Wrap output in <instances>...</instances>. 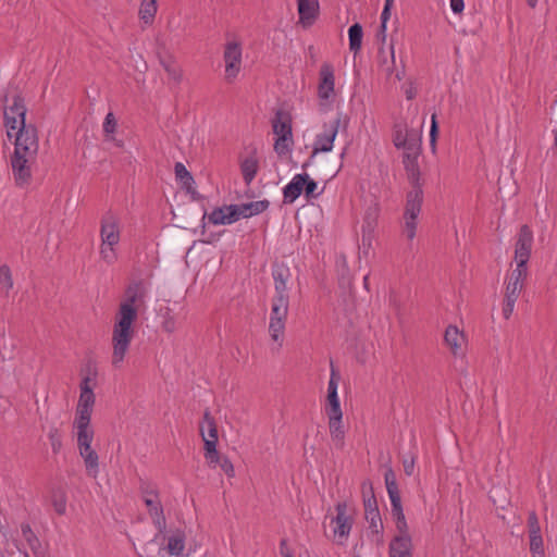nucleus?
I'll return each mask as SVG.
<instances>
[{
	"instance_id": "obj_16",
	"label": "nucleus",
	"mask_w": 557,
	"mask_h": 557,
	"mask_svg": "<svg viewBox=\"0 0 557 557\" xmlns=\"http://www.w3.org/2000/svg\"><path fill=\"white\" fill-rule=\"evenodd\" d=\"M465 335L456 325H448L444 334V343L455 356H461L463 354Z\"/></svg>"
},
{
	"instance_id": "obj_28",
	"label": "nucleus",
	"mask_w": 557,
	"mask_h": 557,
	"mask_svg": "<svg viewBox=\"0 0 557 557\" xmlns=\"http://www.w3.org/2000/svg\"><path fill=\"white\" fill-rule=\"evenodd\" d=\"M79 455L84 459L86 472L91 478H97L99 472V457L96 450L91 447L89 449L79 450Z\"/></svg>"
},
{
	"instance_id": "obj_53",
	"label": "nucleus",
	"mask_w": 557,
	"mask_h": 557,
	"mask_svg": "<svg viewBox=\"0 0 557 557\" xmlns=\"http://www.w3.org/2000/svg\"><path fill=\"white\" fill-rule=\"evenodd\" d=\"M21 529H22V533H23L24 539L27 541V543L32 547L34 546V543H38V539L35 535V533L33 532V530H32L29 524H22Z\"/></svg>"
},
{
	"instance_id": "obj_40",
	"label": "nucleus",
	"mask_w": 557,
	"mask_h": 557,
	"mask_svg": "<svg viewBox=\"0 0 557 557\" xmlns=\"http://www.w3.org/2000/svg\"><path fill=\"white\" fill-rule=\"evenodd\" d=\"M48 438L51 445V449L53 454H59L62 448V437L58 428L52 426L49 430Z\"/></svg>"
},
{
	"instance_id": "obj_55",
	"label": "nucleus",
	"mask_w": 557,
	"mask_h": 557,
	"mask_svg": "<svg viewBox=\"0 0 557 557\" xmlns=\"http://www.w3.org/2000/svg\"><path fill=\"white\" fill-rule=\"evenodd\" d=\"M220 465L221 469L225 472L227 476H234V467L233 463L227 458H220V461L218 462Z\"/></svg>"
},
{
	"instance_id": "obj_61",
	"label": "nucleus",
	"mask_w": 557,
	"mask_h": 557,
	"mask_svg": "<svg viewBox=\"0 0 557 557\" xmlns=\"http://www.w3.org/2000/svg\"><path fill=\"white\" fill-rule=\"evenodd\" d=\"M416 97V91L412 88L406 90V98L411 100Z\"/></svg>"
},
{
	"instance_id": "obj_1",
	"label": "nucleus",
	"mask_w": 557,
	"mask_h": 557,
	"mask_svg": "<svg viewBox=\"0 0 557 557\" xmlns=\"http://www.w3.org/2000/svg\"><path fill=\"white\" fill-rule=\"evenodd\" d=\"M147 289L143 280L131 282L120 302L112 330V366L119 368L135 336L133 324L138 318V309L145 304Z\"/></svg>"
},
{
	"instance_id": "obj_49",
	"label": "nucleus",
	"mask_w": 557,
	"mask_h": 557,
	"mask_svg": "<svg viewBox=\"0 0 557 557\" xmlns=\"http://www.w3.org/2000/svg\"><path fill=\"white\" fill-rule=\"evenodd\" d=\"M116 119L112 112H109L103 122V132L106 136L112 135L116 129Z\"/></svg>"
},
{
	"instance_id": "obj_14",
	"label": "nucleus",
	"mask_w": 557,
	"mask_h": 557,
	"mask_svg": "<svg viewBox=\"0 0 557 557\" xmlns=\"http://www.w3.org/2000/svg\"><path fill=\"white\" fill-rule=\"evenodd\" d=\"M420 154V147L417 141L410 143L408 147L404 148L403 164L407 172L409 181L412 185L419 184L420 169L418 164V157Z\"/></svg>"
},
{
	"instance_id": "obj_42",
	"label": "nucleus",
	"mask_w": 557,
	"mask_h": 557,
	"mask_svg": "<svg viewBox=\"0 0 557 557\" xmlns=\"http://www.w3.org/2000/svg\"><path fill=\"white\" fill-rule=\"evenodd\" d=\"M326 416H335V414H343L338 394H327V406H326Z\"/></svg>"
},
{
	"instance_id": "obj_39",
	"label": "nucleus",
	"mask_w": 557,
	"mask_h": 557,
	"mask_svg": "<svg viewBox=\"0 0 557 557\" xmlns=\"http://www.w3.org/2000/svg\"><path fill=\"white\" fill-rule=\"evenodd\" d=\"M529 539L532 557H544V543L542 534L530 535Z\"/></svg>"
},
{
	"instance_id": "obj_23",
	"label": "nucleus",
	"mask_w": 557,
	"mask_h": 557,
	"mask_svg": "<svg viewBox=\"0 0 557 557\" xmlns=\"http://www.w3.org/2000/svg\"><path fill=\"white\" fill-rule=\"evenodd\" d=\"M95 399L92 389H85L81 393L76 409V420H91Z\"/></svg>"
},
{
	"instance_id": "obj_24",
	"label": "nucleus",
	"mask_w": 557,
	"mask_h": 557,
	"mask_svg": "<svg viewBox=\"0 0 557 557\" xmlns=\"http://www.w3.org/2000/svg\"><path fill=\"white\" fill-rule=\"evenodd\" d=\"M77 429V446L78 450L89 449L94 440V431L90 429V420H76L74 422Z\"/></svg>"
},
{
	"instance_id": "obj_50",
	"label": "nucleus",
	"mask_w": 557,
	"mask_h": 557,
	"mask_svg": "<svg viewBox=\"0 0 557 557\" xmlns=\"http://www.w3.org/2000/svg\"><path fill=\"white\" fill-rule=\"evenodd\" d=\"M438 134V124L436 120V113H433L431 116V128H430V145L432 150H435L436 147V138Z\"/></svg>"
},
{
	"instance_id": "obj_59",
	"label": "nucleus",
	"mask_w": 557,
	"mask_h": 557,
	"mask_svg": "<svg viewBox=\"0 0 557 557\" xmlns=\"http://www.w3.org/2000/svg\"><path fill=\"white\" fill-rule=\"evenodd\" d=\"M90 383H91V379L89 376H85L82 380L81 385H79L81 393L84 392L85 389H92V386Z\"/></svg>"
},
{
	"instance_id": "obj_41",
	"label": "nucleus",
	"mask_w": 557,
	"mask_h": 557,
	"mask_svg": "<svg viewBox=\"0 0 557 557\" xmlns=\"http://www.w3.org/2000/svg\"><path fill=\"white\" fill-rule=\"evenodd\" d=\"M115 247L116 246H110L108 244H101V246H100V257H101V259L106 263L113 264L116 261L117 255H116V251H115Z\"/></svg>"
},
{
	"instance_id": "obj_6",
	"label": "nucleus",
	"mask_w": 557,
	"mask_h": 557,
	"mask_svg": "<svg viewBox=\"0 0 557 557\" xmlns=\"http://www.w3.org/2000/svg\"><path fill=\"white\" fill-rule=\"evenodd\" d=\"M272 127L276 136L274 150L278 156H286L292 150L294 143L289 116L282 111H277L272 121Z\"/></svg>"
},
{
	"instance_id": "obj_37",
	"label": "nucleus",
	"mask_w": 557,
	"mask_h": 557,
	"mask_svg": "<svg viewBox=\"0 0 557 557\" xmlns=\"http://www.w3.org/2000/svg\"><path fill=\"white\" fill-rule=\"evenodd\" d=\"M517 267L509 275L508 282L515 283V284H521L524 286V281L528 276V263L523 262V264H520V261H516Z\"/></svg>"
},
{
	"instance_id": "obj_9",
	"label": "nucleus",
	"mask_w": 557,
	"mask_h": 557,
	"mask_svg": "<svg viewBox=\"0 0 557 557\" xmlns=\"http://www.w3.org/2000/svg\"><path fill=\"white\" fill-rule=\"evenodd\" d=\"M101 244L117 246L121 239L119 218L111 211L106 212L100 221Z\"/></svg>"
},
{
	"instance_id": "obj_52",
	"label": "nucleus",
	"mask_w": 557,
	"mask_h": 557,
	"mask_svg": "<svg viewBox=\"0 0 557 557\" xmlns=\"http://www.w3.org/2000/svg\"><path fill=\"white\" fill-rule=\"evenodd\" d=\"M414 139H408L407 134H404L403 132H397L394 138V145L397 148H406L409 146L410 143H414Z\"/></svg>"
},
{
	"instance_id": "obj_43",
	"label": "nucleus",
	"mask_w": 557,
	"mask_h": 557,
	"mask_svg": "<svg viewBox=\"0 0 557 557\" xmlns=\"http://www.w3.org/2000/svg\"><path fill=\"white\" fill-rule=\"evenodd\" d=\"M258 170V160L253 156L246 158V185L255 178Z\"/></svg>"
},
{
	"instance_id": "obj_26",
	"label": "nucleus",
	"mask_w": 557,
	"mask_h": 557,
	"mask_svg": "<svg viewBox=\"0 0 557 557\" xmlns=\"http://www.w3.org/2000/svg\"><path fill=\"white\" fill-rule=\"evenodd\" d=\"M185 532L175 530L168 536L166 550L171 556L180 557L183 555L185 548Z\"/></svg>"
},
{
	"instance_id": "obj_33",
	"label": "nucleus",
	"mask_w": 557,
	"mask_h": 557,
	"mask_svg": "<svg viewBox=\"0 0 557 557\" xmlns=\"http://www.w3.org/2000/svg\"><path fill=\"white\" fill-rule=\"evenodd\" d=\"M366 520L369 523V529L371 530L372 534L374 535V542L376 545H383L384 539H383V522L381 515H373L366 517Z\"/></svg>"
},
{
	"instance_id": "obj_20",
	"label": "nucleus",
	"mask_w": 557,
	"mask_h": 557,
	"mask_svg": "<svg viewBox=\"0 0 557 557\" xmlns=\"http://www.w3.org/2000/svg\"><path fill=\"white\" fill-rule=\"evenodd\" d=\"M522 289L523 285L507 282L502 309L504 319L508 320L511 317L515 305Z\"/></svg>"
},
{
	"instance_id": "obj_58",
	"label": "nucleus",
	"mask_w": 557,
	"mask_h": 557,
	"mask_svg": "<svg viewBox=\"0 0 557 557\" xmlns=\"http://www.w3.org/2000/svg\"><path fill=\"white\" fill-rule=\"evenodd\" d=\"M450 8L454 13H461L465 8L463 0H450Z\"/></svg>"
},
{
	"instance_id": "obj_38",
	"label": "nucleus",
	"mask_w": 557,
	"mask_h": 557,
	"mask_svg": "<svg viewBox=\"0 0 557 557\" xmlns=\"http://www.w3.org/2000/svg\"><path fill=\"white\" fill-rule=\"evenodd\" d=\"M139 492L141 494L143 500L148 498H159V491L157 486L151 482L140 480Z\"/></svg>"
},
{
	"instance_id": "obj_12",
	"label": "nucleus",
	"mask_w": 557,
	"mask_h": 557,
	"mask_svg": "<svg viewBox=\"0 0 557 557\" xmlns=\"http://www.w3.org/2000/svg\"><path fill=\"white\" fill-rule=\"evenodd\" d=\"M148 513L152 520L154 528L157 529V534L154 535V541L165 540V530H166V519L164 516L163 506L160 502V498H148L144 500Z\"/></svg>"
},
{
	"instance_id": "obj_17",
	"label": "nucleus",
	"mask_w": 557,
	"mask_h": 557,
	"mask_svg": "<svg viewBox=\"0 0 557 557\" xmlns=\"http://www.w3.org/2000/svg\"><path fill=\"white\" fill-rule=\"evenodd\" d=\"M334 70L329 63H324L320 69V83L318 86L319 97L327 100L334 92Z\"/></svg>"
},
{
	"instance_id": "obj_4",
	"label": "nucleus",
	"mask_w": 557,
	"mask_h": 557,
	"mask_svg": "<svg viewBox=\"0 0 557 557\" xmlns=\"http://www.w3.org/2000/svg\"><path fill=\"white\" fill-rule=\"evenodd\" d=\"M199 433L203 441L207 463L210 467H216L220 461V454L216 449L219 442L218 424L208 408L203 411L202 420L199 422Z\"/></svg>"
},
{
	"instance_id": "obj_45",
	"label": "nucleus",
	"mask_w": 557,
	"mask_h": 557,
	"mask_svg": "<svg viewBox=\"0 0 557 557\" xmlns=\"http://www.w3.org/2000/svg\"><path fill=\"white\" fill-rule=\"evenodd\" d=\"M0 280L4 287L7 288V290L13 288L12 273L8 264L0 265Z\"/></svg>"
},
{
	"instance_id": "obj_51",
	"label": "nucleus",
	"mask_w": 557,
	"mask_h": 557,
	"mask_svg": "<svg viewBox=\"0 0 557 557\" xmlns=\"http://www.w3.org/2000/svg\"><path fill=\"white\" fill-rule=\"evenodd\" d=\"M393 4H394V0H385V4H384L383 11L381 13L383 33L385 32L386 23L391 17V9H392Z\"/></svg>"
},
{
	"instance_id": "obj_7",
	"label": "nucleus",
	"mask_w": 557,
	"mask_h": 557,
	"mask_svg": "<svg viewBox=\"0 0 557 557\" xmlns=\"http://www.w3.org/2000/svg\"><path fill=\"white\" fill-rule=\"evenodd\" d=\"M26 112L27 109L24 99L20 95H15L12 99V104L4 108L3 119L9 138L13 136V132L20 127L26 126Z\"/></svg>"
},
{
	"instance_id": "obj_54",
	"label": "nucleus",
	"mask_w": 557,
	"mask_h": 557,
	"mask_svg": "<svg viewBox=\"0 0 557 557\" xmlns=\"http://www.w3.org/2000/svg\"><path fill=\"white\" fill-rule=\"evenodd\" d=\"M338 380H339V376H338L337 372L335 371V369L332 367L331 368V376H330L329 386H327V394H336L337 393Z\"/></svg>"
},
{
	"instance_id": "obj_46",
	"label": "nucleus",
	"mask_w": 557,
	"mask_h": 557,
	"mask_svg": "<svg viewBox=\"0 0 557 557\" xmlns=\"http://www.w3.org/2000/svg\"><path fill=\"white\" fill-rule=\"evenodd\" d=\"M417 220L418 219L404 218L403 232L409 240H412L416 237Z\"/></svg>"
},
{
	"instance_id": "obj_62",
	"label": "nucleus",
	"mask_w": 557,
	"mask_h": 557,
	"mask_svg": "<svg viewBox=\"0 0 557 557\" xmlns=\"http://www.w3.org/2000/svg\"><path fill=\"white\" fill-rule=\"evenodd\" d=\"M377 37L382 39V41L385 40L386 38V30L383 33V29H382V24L380 25V30L377 33Z\"/></svg>"
},
{
	"instance_id": "obj_34",
	"label": "nucleus",
	"mask_w": 557,
	"mask_h": 557,
	"mask_svg": "<svg viewBox=\"0 0 557 557\" xmlns=\"http://www.w3.org/2000/svg\"><path fill=\"white\" fill-rule=\"evenodd\" d=\"M380 213V208L377 203L370 206L363 216L362 232L371 233L377 223V218Z\"/></svg>"
},
{
	"instance_id": "obj_3",
	"label": "nucleus",
	"mask_w": 557,
	"mask_h": 557,
	"mask_svg": "<svg viewBox=\"0 0 557 557\" xmlns=\"http://www.w3.org/2000/svg\"><path fill=\"white\" fill-rule=\"evenodd\" d=\"M384 480L391 500V512L399 533L389 543L388 557H412V541L408 532V524L401 506V497L396 475L392 468L386 470Z\"/></svg>"
},
{
	"instance_id": "obj_47",
	"label": "nucleus",
	"mask_w": 557,
	"mask_h": 557,
	"mask_svg": "<svg viewBox=\"0 0 557 557\" xmlns=\"http://www.w3.org/2000/svg\"><path fill=\"white\" fill-rule=\"evenodd\" d=\"M528 531L529 536L541 534V525L539 522V518L535 511H530L528 516Z\"/></svg>"
},
{
	"instance_id": "obj_25",
	"label": "nucleus",
	"mask_w": 557,
	"mask_h": 557,
	"mask_svg": "<svg viewBox=\"0 0 557 557\" xmlns=\"http://www.w3.org/2000/svg\"><path fill=\"white\" fill-rule=\"evenodd\" d=\"M330 435L337 448L344 447L345 431L342 424L343 414L327 416Z\"/></svg>"
},
{
	"instance_id": "obj_2",
	"label": "nucleus",
	"mask_w": 557,
	"mask_h": 557,
	"mask_svg": "<svg viewBox=\"0 0 557 557\" xmlns=\"http://www.w3.org/2000/svg\"><path fill=\"white\" fill-rule=\"evenodd\" d=\"M14 132L15 141L11 166L16 185L24 186L32 178L29 163L36 159L38 153V131L34 124H28Z\"/></svg>"
},
{
	"instance_id": "obj_19",
	"label": "nucleus",
	"mask_w": 557,
	"mask_h": 557,
	"mask_svg": "<svg viewBox=\"0 0 557 557\" xmlns=\"http://www.w3.org/2000/svg\"><path fill=\"white\" fill-rule=\"evenodd\" d=\"M272 276L274 281L275 296H288L287 282L292 276L289 268L284 263H276L273 265Z\"/></svg>"
},
{
	"instance_id": "obj_44",
	"label": "nucleus",
	"mask_w": 557,
	"mask_h": 557,
	"mask_svg": "<svg viewBox=\"0 0 557 557\" xmlns=\"http://www.w3.org/2000/svg\"><path fill=\"white\" fill-rule=\"evenodd\" d=\"M416 460L417 455L414 453H410L403 457L401 463L406 475L411 476L414 473Z\"/></svg>"
},
{
	"instance_id": "obj_10",
	"label": "nucleus",
	"mask_w": 557,
	"mask_h": 557,
	"mask_svg": "<svg viewBox=\"0 0 557 557\" xmlns=\"http://www.w3.org/2000/svg\"><path fill=\"white\" fill-rule=\"evenodd\" d=\"M225 79L232 83L240 71L242 48L239 42H228L224 50Z\"/></svg>"
},
{
	"instance_id": "obj_64",
	"label": "nucleus",
	"mask_w": 557,
	"mask_h": 557,
	"mask_svg": "<svg viewBox=\"0 0 557 557\" xmlns=\"http://www.w3.org/2000/svg\"><path fill=\"white\" fill-rule=\"evenodd\" d=\"M238 165L242 173L244 174V159H242L240 157L238 158Z\"/></svg>"
},
{
	"instance_id": "obj_29",
	"label": "nucleus",
	"mask_w": 557,
	"mask_h": 557,
	"mask_svg": "<svg viewBox=\"0 0 557 557\" xmlns=\"http://www.w3.org/2000/svg\"><path fill=\"white\" fill-rule=\"evenodd\" d=\"M50 500L54 511L59 516L65 515L67 497L65 491L62 487H55L51 490Z\"/></svg>"
},
{
	"instance_id": "obj_56",
	"label": "nucleus",
	"mask_w": 557,
	"mask_h": 557,
	"mask_svg": "<svg viewBox=\"0 0 557 557\" xmlns=\"http://www.w3.org/2000/svg\"><path fill=\"white\" fill-rule=\"evenodd\" d=\"M280 554L281 557H294L293 550L288 547L286 539H283L280 542Z\"/></svg>"
},
{
	"instance_id": "obj_63",
	"label": "nucleus",
	"mask_w": 557,
	"mask_h": 557,
	"mask_svg": "<svg viewBox=\"0 0 557 557\" xmlns=\"http://www.w3.org/2000/svg\"><path fill=\"white\" fill-rule=\"evenodd\" d=\"M539 0H527V3L530 8H535Z\"/></svg>"
},
{
	"instance_id": "obj_30",
	"label": "nucleus",
	"mask_w": 557,
	"mask_h": 557,
	"mask_svg": "<svg viewBox=\"0 0 557 557\" xmlns=\"http://www.w3.org/2000/svg\"><path fill=\"white\" fill-rule=\"evenodd\" d=\"M159 61L171 79H173L176 83H180L182 81L183 72L181 67L176 64L172 55L163 58L159 54Z\"/></svg>"
},
{
	"instance_id": "obj_48",
	"label": "nucleus",
	"mask_w": 557,
	"mask_h": 557,
	"mask_svg": "<svg viewBox=\"0 0 557 557\" xmlns=\"http://www.w3.org/2000/svg\"><path fill=\"white\" fill-rule=\"evenodd\" d=\"M317 189H318V183L315 181H313L312 178H310V176L308 175V178L306 180V184L304 185V191H305L306 198H308V199L317 198L321 194L320 191H317Z\"/></svg>"
},
{
	"instance_id": "obj_57",
	"label": "nucleus",
	"mask_w": 557,
	"mask_h": 557,
	"mask_svg": "<svg viewBox=\"0 0 557 557\" xmlns=\"http://www.w3.org/2000/svg\"><path fill=\"white\" fill-rule=\"evenodd\" d=\"M162 329L168 333H173L175 331V320L173 317H168L164 319L162 323Z\"/></svg>"
},
{
	"instance_id": "obj_11",
	"label": "nucleus",
	"mask_w": 557,
	"mask_h": 557,
	"mask_svg": "<svg viewBox=\"0 0 557 557\" xmlns=\"http://www.w3.org/2000/svg\"><path fill=\"white\" fill-rule=\"evenodd\" d=\"M533 246V232L529 225L524 224L520 227L515 243V260L520 264L529 261Z\"/></svg>"
},
{
	"instance_id": "obj_18",
	"label": "nucleus",
	"mask_w": 557,
	"mask_h": 557,
	"mask_svg": "<svg viewBox=\"0 0 557 557\" xmlns=\"http://www.w3.org/2000/svg\"><path fill=\"white\" fill-rule=\"evenodd\" d=\"M423 202V191L419 184L407 194L404 218L418 219Z\"/></svg>"
},
{
	"instance_id": "obj_13",
	"label": "nucleus",
	"mask_w": 557,
	"mask_h": 557,
	"mask_svg": "<svg viewBox=\"0 0 557 557\" xmlns=\"http://www.w3.org/2000/svg\"><path fill=\"white\" fill-rule=\"evenodd\" d=\"M244 214V205H230L213 209L209 214V222L214 225L231 224Z\"/></svg>"
},
{
	"instance_id": "obj_8",
	"label": "nucleus",
	"mask_w": 557,
	"mask_h": 557,
	"mask_svg": "<svg viewBox=\"0 0 557 557\" xmlns=\"http://www.w3.org/2000/svg\"><path fill=\"white\" fill-rule=\"evenodd\" d=\"M343 114L338 113L336 117L323 124V129L315 136L311 158L320 152H330L333 149L334 140L338 134Z\"/></svg>"
},
{
	"instance_id": "obj_15",
	"label": "nucleus",
	"mask_w": 557,
	"mask_h": 557,
	"mask_svg": "<svg viewBox=\"0 0 557 557\" xmlns=\"http://www.w3.org/2000/svg\"><path fill=\"white\" fill-rule=\"evenodd\" d=\"M299 23L310 27L319 16V0H297Z\"/></svg>"
},
{
	"instance_id": "obj_60",
	"label": "nucleus",
	"mask_w": 557,
	"mask_h": 557,
	"mask_svg": "<svg viewBox=\"0 0 557 557\" xmlns=\"http://www.w3.org/2000/svg\"><path fill=\"white\" fill-rule=\"evenodd\" d=\"M187 194L190 195L191 199L193 200H199L200 199V195L198 194V191L195 189V186L194 185H190V188L189 190H185Z\"/></svg>"
},
{
	"instance_id": "obj_5",
	"label": "nucleus",
	"mask_w": 557,
	"mask_h": 557,
	"mask_svg": "<svg viewBox=\"0 0 557 557\" xmlns=\"http://www.w3.org/2000/svg\"><path fill=\"white\" fill-rule=\"evenodd\" d=\"M288 306L289 296H274L272 299L269 334L271 339L276 343V350H280L283 346Z\"/></svg>"
},
{
	"instance_id": "obj_35",
	"label": "nucleus",
	"mask_w": 557,
	"mask_h": 557,
	"mask_svg": "<svg viewBox=\"0 0 557 557\" xmlns=\"http://www.w3.org/2000/svg\"><path fill=\"white\" fill-rule=\"evenodd\" d=\"M157 11V0H143L139 8V16L146 24H150L153 22Z\"/></svg>"
},
{
	"instance_id": "obj_31",
	"label": "nucleus",
	"mask_w": 557,
	"mask_h": 557,
	"mask_svg": "<svg viewBox=\"0 0 557 557\" xmlns=\"http://www.w3.org/2000/svg\"><path fill=\"white\" fill-rule=\"evenodd\" d=\"M174 173L176 181L181 184L184 190H189L190 185H195V180L191 173L186 169V166L182 162L175 163Z\"/></svg>"
},
{
	"instance_id": "obj_36",
	"label": "nucleus",
	"mask_w": 557,
	"mask_h": 557,
	"mask_svg": "<svg viewBox=\"0 0 557 557\" xmlns=\"http://www.w3.org/2000/svg\"><path fill=\"white\" fill-rule=\"evenodd\" d=\"M270 206L269 200L246 201V219L264 212Z\"/></svg>"
},
{
	"instance_id": "obj_22",
	"label": "nucleus",
	"mask_w": 557,
	"mask_h": 557,
	"mask_svg": "<svg viewBox=\"0 0 557 557\" xmlns=\"http://www.w3.org/2000/svg\"><path fill=\"white\" fill-rule=\"evenodd\" d=\"M347 506L345 503L336 505V517L333 519L335 523L334 533L341 537H347L351 530V520L346 515Z\"/></svg>"
},
{
	"instance_id": "obj_21",
	"label": "nucleus",
	"mask_w": 557,
	"mask_h": 557,
	"mask_svg": "<svg viewBox=\"0 0 557 557\" xmlns=\"http://www.w3.org/2000/svg\"><path fill=\"white\" fill-rule=\"evenodd\" d=\"M307 178V173L296 174L284 187L283 196L285 203H293L301 195Z\"/></svg>"
},
{
	"instance_id": "obj_27",
	"label": "nucleus",
	"mask_w": 557,
	"mask_h": 557,
	"mask_svg": "<svg viewBox=\"0 0 557 557\" xmlns=\"http://www.w3.org/2000/svg\"><path fill=\"white\" fill-rule=\"evenodd\" d=\"M363 492V506H364V517L373 516L380 513L377 502L373 493L372 485L366 482L362 484Z\"/></svg>"
},
{
	"instance_id": "obj_32",
	"label": "nucleus",
	"mask_w": 557,
	"mask_h": 557,
	"mask_svg": "<svg viewBox=\"0 0 557 557\" xmlns=\"http://www.w3.org/2000/svg\"><path fill=\"white\" fill-rule=\"evenodd\" d=\"M362 26L359 23L352 24L348 29L349 49L355 54L360 51L362 45Z\"/></svg>"
}]
</instances>
